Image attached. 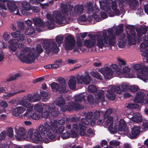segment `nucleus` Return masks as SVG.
<instances>
[{
	"label": "nucleus",
	"instance_id": "1",
	"mask_svg": "<svg viewBox=\"0 0 148 148\" xmlns=\"http://www.w3.org/2000/svg\"><path fill=\"white\" fill-rule=\"evenodd\" d=\"M125 28L129 30V31L126 30L127 37L125 34H122L123 30V24L119 25L115 29V34L116 36H118L121 34L119 38L118 44V47L120 48H123L125 47L127 43V38L129 45H135L136 43V40L137 44L139 43V28H137L136 29L137 32V38L134 26L127 25L125 26Z\"/></svg>",
	"mask_w": 148,
	"mask_h": 148
},
{
	"label": "nucleus",
	"instance_id": "2",
	"mask_svg": "<svg viewBox=\"0 0 148 148\" xmlns=\"http://www.w3.org/2000/svg\"><path fill=\"white\" fill-rule=\"evenodd\" d=\"M47 127H46L45 123L44 125H41L34 133L33 140L34 143H37L40 142L42 139L44 142L48 143L50 142L56 140L55 136L52 132H49Z\"/></svg>",
	"mask_w": 148,
	"mask_h": 148
},
{
	"label": "nucleus",
	"instance_id": "3",
	"mask_svg": "<svg viewBox=\"0 0 148 148\" xmlns=\"http://www.w3.org/2000/svg\"><path fill=\"white\" fill-rule=\"evenodd\" d=\"M108 33V36L107 32L106 30H103L102 32V38H98L97 39V45L100 48H102L103 47H107L109 45L110 46H113L114 48L112 49L111 47L110 48L112 50H114L115 47L114 46V40L116 36L113 34L114 30L111 28L107 30Z\"/></svg>",
	"mask_w": 148,
	"mask_h": 148
},
{
	"label": "nucleus",
	"instance_id": "4",
	"mask_svg": "<svg viewBox=\"0 0 148 148\" xmlns=\"http://www.w3.org/2000/svg\"><path fill=\"white\" fill-rule=\"evenodd\" d=\"M43 47L46 51V53L48 55L52 53V55L58 53L59 51V48L58 47L55 42H51L48 39L45 40L43 42Z\"/></svg>",
	"mask_w": 148,
	"mask_h": 148
},
{
	"label": "nucleus",
	"instance_id": "5",
	"mask_svg": "<svg viewBox=\"0 0 148 148\" xmlns=\"http://www.w3.org/2000/svg\"><path fill=\"white\" fill-rule=\"evenodd\" d=\"M120 70L119 68H118L117 65L112 64L110 68L105 67L100 69L99 71L103 75L105 79L110 80L111 78L114 71H118Z\"/></svg>",
	"mask_w": 148,
	"mask_h": 148
},
{
	"label": "nucleus",
	"instance_id": "6",
	"mask_svg": "<svg viewBox=\"0 0 148 148\" xmlns=\"http://www.w3.org/2000/svg\"><path fill=\"white\" fill-rule=\"evenodd\" d=\"M34 131V129H29L26 135L25 129L23 127L19 128L16 130L17 138L20 140H24L26 138L33 139Z\"/></svg>",
	"mask_w": 148,
	"mask_h": 148
},
{
	"label": "nucleus",
	"instance_id": "7",
	"mask_svg": "<svg viewBox=\"0 0 148 148\" xmlns=\"http://www.w3.org/2000/svg\"><path fill=\"white\" fill-rule=\"evenodd\" d=\"M53 16L55 19L56 22L58 24L64 25L69 23L68 21H71L73 19L71 17H66L63 16L62 14L57 10L54 11L53 13Z\"/></svg>",
	"mask_w": 148,
	"mask_h": 148
},
{
	"label": "nucleus",
	"instance_id": "8",
	"mask_svg": "<svg viewBox=\"0 0 148 148\" xmlns=\"http://www.w3.org/2000/svg\"><path fill=\"white\" fill-rule=\"evenodd\" d=\"M53 121L51 125H50L46 122H45V123L46 127L48 129L49 132H52L56 137V134H61L64 131V127L63 126H60L58 128L57 121L53 120Z\"/></svg>",
	"mask_w": 148,
	"mask_h": 148
},
{
	"label": "nucleus",
	"instance_id": "9",
	"mask_svg": "<svg viewBox=\"0 0 148 148\" xmlns=\"http://www.w3.org/2000/svg\"><path fill=\"white\" fill-rule=\"evenodd\" d=\"M26 51V49H24L23 53ZM20 60L23 62H26L27 63L31 64L35 60V54L32 52H29L26 55L24 53L21 52L19 56Z\"/></svg>",
	"mask_w": 148,
	"mask_h": 148
},
{
	"label": "nucleus",
	"instance_id": "10",
	"mask_svg": "<svg viewBox=\"0 0 148 148\" xmlns=\"http://www.w3.org/2000/svg\"><path fill=\"white\" fill-rule=\"evenodd\" d=\"M65 42L66 46L65 49L66 50H71L74 49L75 43V40L73 37L69 35L65 38Z\"/></svg>",
	"mask_w": 148,
	"mask_h": 148
},
{
	"label": "nucleus",
	"instance_id": "11",
	"mask_svg": "<svg viewBox=\"0 0 148 148\" xmlns=\"http://www.w3.org/2000/svg\"><path fill=\"white\" fill-rule=\"evenodd\" d=\"M112 0H101L99 1L100 9L104 11L110 13L111 11V3Z\"/></svg>",
	"mask_w": 148,
	"mask_h": 148
},
{
	"label": "nucleus",
	"instance_id": "12",
	"mask_svg": "<svg viewBox=\"0 0 148 148\" xmlns=\"http://www.w3.org/2000/svg\"><path fill=\"white\" fill-rule=\"evenodd\" d=\"M92 79V77L88 73L85 75L84 77L82 75H78L77 76L78 84H84L85 85H88L90 83Z\"/></svg>",
	"mask_w": 148,
	"mask_h": 148
},
{
	"label": "nucleus",
	"instance_id": "13",
	"mask_svg": "<svg viewBox=\"0 0 148 148\" xmlns=\"http://www.w3.org/2000/svg\"><path fill=\"white\" fill-rule=\"evenodd\" d=\"M34 94H28L27 96H24L22 100L20 101L19 103L20 105L26 108H28L31 106L30 103L27 101V99L30 102H33Z\"/></svg>",
	"mask_w": 148,
	"mask_h": 148
},
{
	"label": "nucleus",
	"instance_id": "14",
	"mask_svg": "<svg viewBox=\"0 0 148 148\" xmlns=\"http://www.w3.org/2000/svg\"><path fill=\"white\" fill-rule=\"evenodd\" d=\"M43 106L46 109H48L50 114H51V115L53 117L57 116L60 114V111L58 109L56 108L54 104L52 103L49 105L44 104Z\"/></svg>",
	"mask_w": 148,
	"mask_h": 148
},
{
	"label": "nucleus",
	"instance_id": "15",
	"mask_svg": "<svg viewBox=\"0 0 148 148\" xmlns=\"http://www.w3.org/2000/svg\"><path fill=\"white\" fill-rule=\"evenodd\" d=\"M81 105L77 103L71 102L66 105L65 108H62L63 111L65 112L67 110L69 111H72L73 110H77L81 109Z\"/></svg>",
	"mask_w": 148,
	"mask_h": 148
},
{
	"label": "nucleus",
	"instance_id": "16",
	"mask_svg": "<svg viewBox=\"0 0 148 148\" xmlns=\"http://www.w3.org/2000/svg\"><path fill=\"white\" fill-rule=\"evenodd\" d=\"M7 6L10 12L14 14L21 15L19 12L18 8L15 3L9 1L7 3Z\"/></svg>",
	"mask_w": 148,
	"mask_h": 148
},
{
	"label": "nucleus",
	"instance_id": "17",
	"mask_svg": "<svg viewBox=\"0 0 148 148\" xmlns=\"http://www.w3.org/2000/svg\"><path fill=\"white\" fill-rule=\"evenodd\" d=\"M18 42L19 40L17 39H12L8 41L9 49L13 52H15L17 49Z\"/></svg>",
	"mask_w": 148,
	"mask_h": 148
},
{
	"label": "nucleus",
	"instance_id": "18",
	"mask_svg": "<svg viewBox=\"0 0 148 148\" xmlns=\"http://www.w3.org/2000/svg\"><path fill=\"white\" fill-rule=\"evenodd\" d=\"M139 135V126L134 125L132 129L131 134H130L129 137L131 139L137 138Z\"/></svg>",
	"mask_w": 148,
	"mask_h": 148
},
{
	"label": "nucleus",
	"instance_id": "19",
	"mask_svg": "<svg viewBox=\"0 0 148 148\" xmlns=\"http://www.w3.org/2000/svg\"><path fill=\"white\" fill-rule=\"evenodd\" d=\"M139 135V126L134 125L132 129L131 134H130L129 137L131 139L137 138Z\"/></svg>",
	"mask_w": 148,
	"mask_h": 148
},
{
	"label": "nucleus",
	"instance_id": "20",
	"mask_svg": "<svg viewBox=\"0 0 148 148\" xmlns=\"http://www.w3.org/2000/svg\"><path fill=\"white\" fill-rule=\"evenodd\" d=\"M25 110V109L22 107H17L16 108L13 109V113L14 116H18L19 114L23 112Z\"/></svg>",
	"mask_w": 148,
	"mask_h": 148
},
{
	"label": "nucleus",
	"instance_id": "21",
	"mask_svg": "<svg viewBox=\"0 0 148 148\" xmlns=\"http://www.w3.org/2000/svg\"><path fill=\"white\" fill-rule=\"evenodd\" d=\"M84 8L82 5L78 4L76 5L73 10L74 14H79L83 12Z\"/></svg>",
	"mask_w": 148,
	"mask_h": 148
},
{
	"label": "nucleus",
	"instance_id": "22",
	"mask_svg": "<svg viewBox=\"0 0 148 148\" xmlns=\"http://www.w3.org/2000/svg\"><path fill=\"white\" fill-rule=\"evenodd\" d=\"M145 98L143 93L139 91V103L143 105L148 104V98Z\"/></svg>",
	"mask_w": 148,
	"mask_h": 148
},
{
	"label": "nucleus",
	"instance_id": "23",
	"mask_svg": "<svg viewBox=\"0 0 148 148\" xmlns=\"http://www.w3.org/2000/svg\"><path fill=\"white\" fill-rule=\"evenodd\" d=\"M123 72L125 75V77L127 78H134L135 75L133 74L130 73V69L127 66H125L123 69Z\"/></svg>",
	"mask_w": 148,
	"mask_h": 148
},
{
	"label": "nucleus",
	"instance_id": "24",
	"mask_svg": "<svg viewBox=\"0 0 148 148\" xmlns=\"http://www.w3.org/2000/svg\"><path fill=\"white\" fill-rule=\"evenodd\" d=\"M107 93L106 94V96L107 98L111 100H114L116 98V96L114 94V92L112 90L111 88L108 89L106 90Z\"/></svg>",
	"mask_w": 148,
	"mask_h": 148
},
{
	"label": "nucleus",
	"instance_id": "25",
	"mask_svg": "<svg viewBox=\"0 0 148 148\" xmlns=\"http://www.w3.org/2000/svg\"><path fill=\"white\" fill-rule=\"evenodd\" d=\"M58 100L56 102V104L58 106L60 107L61 108V110L63 111L62 108H65L66 106V105H65V100L63 98L61 97L58 98Z\"/></svg>",
	"mask_w": 148,
	"mask_h": 148
},
{
	"label": "nucleus",
	"instance_id": "26",
	"mask_svg": "<svg viewBox=\"0 0 148 148\" xmlns=\"http://www.w3.org/2000/svg\"><path fill=\"white\" fill-rule=\"evenodd\" d=\"M76 78L75 77H73L69 81V86L71 89L73 90L75 89L76 87Z\"/></svg>",
	"mask_w": 148,
	"mask_h": 148
},
{
	"label": "nucleus",
	"instance_id": "27",
	"mask_svg": "<svg viewBox=\"0 0 148 148\" xmlns=\"http://www.w3.org/2000/svg\"><path fill=\"white\" fill-rule=\"evenodd\" d=\"M95 97L97 100L103 101L105 99L104 91L102 90H100L97 94L95 95Z\"/></svg>",
	"mask_w": 148,
	"mask_h": 148
},
{
	"label": "nucleus",
	"instance_id": "28",
	"mask_svg": "<svg viewBox=\"0 0 148 148\" xmlns=\"http://www.w3.org/2000/svg\"><path fill=\"white\" fill-rule=\"evenodd\" d=\"M33 21L34 25L41 26L42 27H44V24L42 22V20L39 18H35L32 19Z\"/></svg>",
	"mask_w": 148,
	"mask_h": 148
},
{
	"label": "nucleus",
	"instance_id": "29",
	"mask_svg": "<svg viewBox=\"0 0 148 148\" xmlns=\"http://www.w3.org/2000/svg\"><path fill=\"white\" fill-rule=\"evenodd\" d=\"M79 127L75 124H73L72 129L70 130L71 134L76 136L77 135V133L79 132Z\"/></svg>",
	"mask_w": 148,
	"mask_h": 148
},
{
	"label": "nucleus",
	"instance_id": "30",
	"mask_svg": "<svg viewBox=\"0 0 148 148\" xmlns=\"http://www.w3.org/2000/svg\"><path fill=\"white\" fill-rule=\"evenodd\" d=\"M95 44V41L94 40L89 39L85 40L84 41V45L87 47L91 48L94 46Z\"/></svg>",
	"mask_w": 148,
	"mask_h": 148
},
{
	"label": "nucleus",
	"instance_id": "31",
	"mask_svg": "<svg viewBox=\"0 0 148 148\" xmlns=\"http://www.w3.org/2000/svg\"><path fill=\"white\" fill-rule=\"evenodd\" d=\"M111 5L112 9L115 14L118 15H120V12L119 10L117 9V3L115 0L111 2Z\"/></svg>",
	"mask_w": 148,
	"mask_h": 148
},
{
	"label": "nucleus",
	"instance_id": "32",
	"mask_svg": "<svg viewBox=\"0 0 148 148\" xmlns=\"http://www.w3.org/2000/svg\"><path fill=\"white\" fill-rule=\"evenodd\" d=\"M52 90L54 92H59L60 89V85L58 83L55 82H52L50 84Z\"/></svg>",
	"mask_w": 148,
	"mask_h": 148
},
{
	"label": "nucleus",
	"instance_id": "33",
	"mask_svg": "<svg viewBox=\"0 0 148 148\" xmlns=\"http://www.w3.org/2000/svg\"><path fill=\"white\" fill-rule=\"evenodd\" d=\"M130 8L134 9L137 5L138 1L136 0H125Z\"/></svg>",
	"mask_w": 148,
	"mask_h": 148
},
{
	"label": "nucleus",
	"instance_id": "34",
	"mask_svg": "<svg viewBox=\"0 0 148 148\" xmlns=\"http://www.w3.org/2000/svg\"><path fill=\"white\" fill-rule=\"evenodd\" d=\"M147 29L148 27L145 26L139 27V42L141 37L143 35L147 33Z\"/></svg>",
	"mask_w": 148,
	"mask_h": 148
},
{
	"label": "nucleus",
	"instance_id": "35",
	"mask_svg": "<svg viewBox=\"0 0 148 148\" xmlns=\"http://www.w3.org/2000/svg\"><path fill=\"white\" fill-rule=\"evenodd\" d=\"M127 125L124 120H121L119 122V130L122 132L125 130L126 127Z\"/></svg>",
	"mask_w": 148,
	"mask_h": 148
},
{
	"label": "nucleus",
	"instance_id": "36",
	"mask_svg": "<svg viewBox=\"0 0 148 148\" xmlns=\"http://www.w3.org/2000/svg\"><path fill=\"white\" fill-rule=\"evenodd\" d=\"M23 8L25 10H30L31 6L29 3L26 1H24L22 3Z\"/></svg>",
	"mask_w": 148,
	"mask_h": 148
},
{
	"label": "nucleus",
	"instance_id": "37",
	"mask_svg": "<svg viewBox=\"0 0 148 148\" xmlns=\"http://www.w3.org/2000/svg\"><path fill=\"white\" fill-rule=\"evenodd\" d=\"M61 11L63 14L67 15L69 10L68 5L66 4H63L61 6Z\"/></svg>",
	"mask_w": 148,
	"mask_h": 148
},
{
	"label": "nucleus",
	"instance_id": "38",
	"mask_svg": "<svg viewBox=\"0 0 148 148\" xmlns=\"http://www.w3.org/2000/svg\"><path fill=\"white\" fill-rule=\"evenodd\" d=\"M79 134L80 136H83L86 134V127L82 125L81 124H79Z\"/></svg>",
	"mask_w": 148,
	"mask_h": 148
},
{
	"label": "nucleus",
	"instance_id": "39",
	"mask_svg": "<svg viewBox=\"0 0 148 148\" xmlns=\"http://www.w3.org/2000/svg\"><path fill=\"white\" fill-rule=\"evenodd\" d=\"M91 74L92 77L100 80H102V76L98 72L96 71H93L91 72Z\"/></svg>",
	"mask_w": 148,
	"mask_h": 148
},
{
	"label": "nucleus",
	"instance_id": "40",
	"mask_svg": "<svg viewBox=\"0 0 148 148\" xmlns=\"http://www.w3.org/2000/svg\"><path fill=\"white\" fill-rule=\"evenodd\" d=\"M35 29L34 28L29 27L28 29H25V33L26 35H31L35 32Z\"/></svg>",
	"mask_w": 148,
	"mask_h": 148
},
{
	"label": "nucleus",
	"instance_id": "41",
	"mask_svg": "<svg viewBox=\"0 0 148 148\" xmlns=\"http://www.w3.org/2000/svg\"><path fill=\"white\" fill-rule=\"evenodd\" d=\"M66 85H62L60 86V89L59 90V92L61 94L66 93L68 92V90L66 88Z\"/></svg>",
	"mask_w": 148,
	"mask_h": 148
},
{
	"label": "nucleus",
	"instance_id": "42",
	"mask_svg": "<svg viewBox=\"0 0 148 148\" xmlns=\"http://www.w3.org/2000/svg\"><path fill=\"white\" fill-rule=\"evenodd\" d=\"M47 18L49 19V21H47V27L48 28L50 29H53L54 28V22L53 19L51 18L50 19V18H49V16H47Z\"/></svg>",
	"mask_w": 148,
	"mask_h": 148
},
{
	"label": "nucleus",
	"instance_id": "43",
	"mask_svg": "<svg viewBox=\"0 0 148 148\" xmlns=\"http://www.w3.org/2000/svg\"><path fill=\"white\" fill-rule=\"evenodd\" d=\"M88 89L89 92L93 93L96 92L97 91L96 87L92 85L88 86Z\"/></svg>",
	"mask_w": 148,
	"mask_h": 148
},
{
	"label": "nucleus",
	"instance_id": "44",
	"mask_svg": "<svg viewBox=\"0 0 148 148\" xmlns=\"http://www.w3.org/2000/svg\"><path fill=\"white\" fill-rule=\"evenodd\" d=\"M40 118V115L36 113H30L29 119L31 118L33 120H38Z\"/></svg>",
	"mask_w": 148,
	"mask_h": 148
},
{
	"label": "nucleus",
	"instance_id": "45",
	"mask_svg": "<svg viewBox=\"0 0 148 148\" xmlns=\"http://www.w3.org/2000/svg\"><path fill=\"white\" fill-rule=\"evenodd\" d=\"M111 88L114 92H115L118 94H120L121 93V90L120 88V86L119 85L113 86Z\"/></svg>",
	"mask_w": 148,
	"mask_h": 148
},
{
	"label": "nucleus",
	"instance_id": "46",
	"mask_svg": "<svg viewBox=\"0 0 148 148\" xmlns=\"http://www.w3.org/2000/svg\"><path fill=\"white\" fill-rule=\"evenodd\" d=\"M75 101L76 102H80L85 101V96L83 94H79L75 99Z\"/></svg>",
	"mask_w": 148,
	"mask_h": 148
},
{
	"label": "nucleus",
	"instance_id": "47",
	"mask_svg": "<svg viewBox=\"0 0 148 148\" xmlns=\"http://www.w3.org/2000/svg\"><path fill=\"white\" fill-rule=\"evenodd\" d=\"M36 50L37 53L39 54L42 52L43 50L40 44H38L36 45Z\"/></svg>",
	"mask_w": 148,
	"mask_h": 148
},
{
	"label": "nucleus",
	"instance_id": "48",
	"mask_svg": "<svg viewBox=\"0 0 148 148\" xmlns=\"http://www.w3.org/2000/svg\"><path fill=\"white\" fill-rule=\"evenodd\" d=\"M100 112L99 111H96L93 114V118L94 119H92L91 121H92L93 123V124L95 123L96 121L95 119L99 118L100 116Z\"/></svg>",
	"mask_w": 148,
	"mask_h": 148
},
{
	"label": "nucleus",
	"instance_id": "49",
	"mask_svg": "<svg viewBox=\"0 0 148 148\" xmlns=\"http://www.w3.org/2000/svg\"><path fill=\"white\" fill-rule=\"evenodd\" d=\"M113 125H112V124L111 125H109L108 127V130L110 133L113 134L116 133L117 131V128L116 127H114L113 128Z\"/></svg>",
	"mask_w": 148,
	"mask_h": 148
},
{
	"label": "nucleus",
	"instance_id": "50",
	"mask_svg": "<svg viewBox=\"0 0 148 148\" xmlns=\"http://www.w3.org/2000/svg\"><path fill=\"white\" fill-rule=\"evenodd\" d=\"M126 107L129 109H138L139 108V105L134 103H128Z\"/></svg>",
	"mask_w": 148,
	"mask_h": 148
},
{
	"label": "nucleus",
	"instance_id": "51",
	"mask_svg": "<svg viewBox=\"0 0 148 148\" xmlns=\"http://www.w3.org/2000/svg\"><path fill=\"white\" fill-rule=\"evenodd\" d=\"M26 112L23 114V116L28 119H29V115L30 113L32 111L33 106H30L27 108Z\"/></svg>",
	"mask_w": 148,
	"mask_h": 148
},
{
	"label": "nucleus",
	"instance_id": "52",
	"mask_svg": "<svg viewBox=\"0 0 148 148\" xmlns=\"http://www.w3.org/2000/svg\"><path fill=\"white\" fill-rule=\"evenodd\" d=\"M130 86L127 84H123L121 85V87L122 88L123 92H126L130 90Z\"/></svg>",
	"mask_w": 148,
	"mask_h": 148
},
{
	"label": "nucleus",
	"instance_id": "53",
	"mask_svg": "<svg viewBox=\"0 0 148 148\" xmlns=\"http://www.w3.org/2000/svg\"><path fill=\"white\" fill-rule=\"evenodd\" d=\"M64 36L62 35L57 36L56 38V41L58 45L61 44L62 42Z\"/></svg>",
	"mask_w": 148,
	"mask_h": 148
},
{
	"label": "nucleus",
	"instance_id": "54",
	"mask_svg": "<svg viewBox=\"0 0 148 148\" xmlns=\"http://www.w3.org/2000/svg\"><path fill=\"white\" fill-rule=\"evenodd\" d=\"M87 7L89 13H90L93 12L94 11L93 4L91 2H89L87 4Z\"/></svg>",
	"mask_w": 148,
	"mask_h": 148
},
{
	"label": "nucleus",
	"instance_id": "55",
	"mask_svg": "<svg viewBox=\"0 0 148 148\" xmlns=\"http://www.w3.org/2000/svg\"><path fill=\"white\" fill-rule=\"evenodd\" d=\"M70 136L69 131L65 130L64 132L62 133L61 135V138L63 139L69 138Z\"/></svg>",
	"mask_w": 148,
	"mask_h": 148
},
{
	"label": "nucleus",
	"instance_id": "56",
	"mask_svg": "<svg viewBox=\"0 0 148 148\" xmlns=\"http://www.w3.org/2000/svg\"><path fill=\"white\" fill-rule=\"evenodd\" d=\"M48 109L42 112L41 114V116L42 118L47 119L49 116V111Z\"/></svg>",
	"mask_w": 148,
	"mask_h": 148
},
{
	"label": "nucleus",
	"instance_id": "57",
	"mask_svg": "<svg viewBox=\"0 0 148 148\" xmlns=\"http://www.w3.org/2000/svg\"><path fill=\"white\" fill-rule=\"evenodd\" d=\"M34 109L37 112H41L42 111L43 108L41 106L36 104L34 106Z\"/></svg>",
	"mask_w": 148,
	"mask_h": 148
},
{
	"label": "nucleus",
	"instance_id": "58",
	"mask_svg": "<svg viewBox=\"0 0 148 148\" xmlns=\"http://www.w3.org/2000/svg\"><path fill=\"white\" fill-rule=\"evenodd\" d=\"M6 134L10 137H12L13 135V131L12 128L11 127L8 128L7 130Z\"/></svg>",
	"mask_w": 148,
	"mask_h": 148
},
{
	"label": "nucleus",
	"instance_id": "59",
	"mask_svg": "<svg viewBox=\"0 0 148 148\" xmlns=\"http://www.w3.org/2000/svg\"><path fill=\"white\" fill-rule=\"evenodd\" d=\"M80 123L79 124H81L82 125L87 126L89 124V121L85 118H82L81 119Z\"/></svg>",
	"mask_w": 148,
	"mask_h": 148
},
{
	"label": "nucleus",
	"instance_id": "60",
	"mask_svg": "<svg viewBox=\"0 0 148 148\" xmlns=\"http://www.w3.org/2000/svg\"><path fill=\"white\" fill-rule=\"evenodd\" d=\"M93 115V113L92 112H88L86 115V119H87L88 120H92V119H93V118L92 117Z\"/></svg>",
	"mask_w": 148,
	"mask_h": 148
},
{
	"label": "nucleus",
	"instance_id": "61",
	"mask_svg": "<svg viewBox=\"0 0 148 148\" xmlns=\"http://www.w3.org/2000/svg\"><path fill=\"white\" fill-rule=\"evenodd\" d=\"M57 81L59 83L61 86L66 85L65 79L63 78L59 77Z\"/></svg>",
	"mask_w": 148,
	"mask_h": 148
},
{
	"label": "nucleus",
	"instance_id": "62",
	"mask_svg": "<svg viewBox=\"0 0 148 148\" xmlns=\"http://www.w3.org/2000/svg\"><path fill=\"white\" fill-rule=\"evenodd\" d=\"M138 86L135 85H130V91L133 92H136L138 90Z\"/></svg>",
	"mask_w": 148,
	"mask_h": 148
},
{
	"label": "nucleus",
	"instance_id": "63",
	"mask_svg": "<svg viewBox=\"0 0 148 148\" xmlns=\"http://www.w3.org/2000/svg\"><path fill=\"white\" fill-rule=\"evenodd\" d=\"M148 47V41L145 40L140 44V47L142 49H145Z\"/></svg>",
	"mask_w": 148,
	"mask_h": 148
},
{
	"label": "nucleus",
	"instance_id": "64",
	"mask_svg": "<svg viewBox=\"0 0 148 148\" xmlns=\"http://www.w3.org/2000/svg\"><path fill=\"white\" fill-rule=\"evenodd\" d=\"M30 10H21V13L23 15L25 16H31L32 15V12L30 11Z\"/></svg>",
	"mask_w": 148,
	"mask_h": 148
}]
</instances>
